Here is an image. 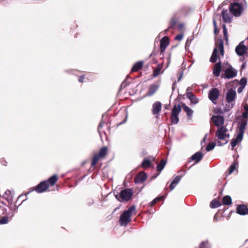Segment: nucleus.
I'll list each match as a JSON object with an SVG mask.
<instances>
[{
  "label": "nucleus",
  "instance_id": "obj_16",
  "mask_svg": "<svg viewBox=\"0 0 248 248\" xmlns=\"http://www.w3.org/2000/svg\"><path fill=\"white\" fill-rule=\"evenodd\" d=\"M169 44V40L168 37L167 36L163 37L160 41V51L161 54L165 51Z\"/></svg>",
  "mask_w": 248,
  "mask_h": 248
},
{
  "label": "nucleus",
  "instance_id": "obj_11",
  "mask_svg": "<svg viewBox=\"0 0 248 248\" xmlns=\"http://www.w3.org/2000/svg\"><path fill=\"white\" fill-rule=\"evenodd\" d=\"M248 120H242L238 124L239 132L237 135L243 137V135L248 124Z\"/></svg>",
  "mask_w": 248,
  "mask_h": 248
},
{
  "label": "nucleus",
  "instance_id": "obj_5",
  "mask_svg": "<svg viewBox=\"0 0 248 248\" xmlns=\"http://www.w3.org/2000/svg\"><path fill=\"white\" fill-rule=\"evenodd\" d=\"M236 96V93L233 89H229L226 95V100L227 102L229 104L228 108L231 109L233 108L234 105V101Z\"/></svg>",
  "mask_w": 248,
  "mask_h": 248
},
{
  "label": "nucleus",
  "instance_id": "obj_2",
  "mask_svg": "<svg viewBox=\"0 0 248 248\" xmlns=\"http://www.w3.org/2000/svg\"><path fill=\"white\" fill-rule=\"evenodd\" d=\"M133 192L131 188H125L121 191L119 194H116V199L121 202L129 201L132 197Z\"/></svg>",
  "mask_w": 248,
  "mask_h": 248
},
{
  "label": "nucleus",
  "instance_id": "obj_1",
  "mask_svg": "<svg viewBox=\"0 0 248 248\" xmlns=\"http://www.w3.org/2000/svg\"><path fill=\"white\" fill-rule=\"evenodd\" d=\"M216 137H217V140H216L218 146H223L226 144L229 140L230 134L228 133V130L226 126H222L217 128L216 132Z\"/></svg>",
  "mask_w": 248,
  "mask_h": 248
},
{
  "label": "nucleus",
  "instance_id": "obj_47",
  "mask_svg": "<svg viewBox=\"0 0 248 248\" xmlns=\"http://www.w3.org/2000/svg\"><path fill=\"white\" fill-rule=\"evenodd\" d=\"M183 37L184 35L182 34H178L175 36V39L178 41H181L182 40Z\"/></svg>",
  "mask_w": 248,
  "mask_h": 248
},
{
  "label": "nucleus",
  "instance_id": "obj_17",
  "mask_svg": "<svg viewBox=\"0 0 248 248\" xmlns=\"http://www.w3.org/2000/svg\"><path fill=\"white\" fill-rule=\"evenodd\" d=\"M236 211L237 213L241 216L248 214V208L247 206L244 204L238 205L236 208Z\"/></svg>",
  "mask_w": 248,
  "mask_h": 248
},
{
  "label": "nucleus",
  "instance_id": "obj_32",
  "mask_svg": "<svg viewBox=\"0 0 248 248\" xmlns=\"http://www.w3.org/2000/svg\"><path fill=\"white\" fill-rule=\"evenodd\" d=\"M220 205V202L217 200H213L210 204V206L212 208H215L219 207Z\"/></svg>",
  "mask_w": 248,
  "mask_h": 248
},
{
  "label": "nucleus",
  "instance_id": "obj_46",
  "mask_svg": "<svg viewBox=\"0 0 248 248\" xmlns=\"http://www.w3.org/2000/svg\"><path fill=\"white\" fill-rule=\"evenodd\" d=\"M160 71V69L159 68L155 69L153 72V77H157L159 74Z\"/></svg>",
  "mask_w": 248,
  "mask_h": 248
},
{
  "label": "nucleus",
  "instance_id": "obj_19",
  "mask_svg": "<svg viewBox=\"0 0 248 248\" xmlns=\"http://www.w3.org/2000/svg\"><path fill=\"white\" fill-rule=\"evenodd\" d=\"M184 173H185V171H184ZM185 174L177 175L175 177L174 179L172 180L171 183L170 184V190H173L176 186L179 183L182 177Z\"/></svg>",
  "mask_w": 248,
  "mask_h": 248
},
{
  "label": "nucleus",
  "instance_id": "obj_63",
  "mask_svg": "<svg viewBox=\"0 0 248 248\" xmlns=\"http://www.w3.org/2000/svg\"><path fill=\"white\" fill-rule=\"evenodd\" d=\"M104 116H105V114H103V115H102V118H103Z\"/></svg>",
  "mask_w": 248,
  "mask_h": 248
},
{
  "label": "nucleus",
  "instance_id": "obj_29",
  "mask_svg": "<svg viewBox=\"0 0 248 248\" xmlns=\"http://www.w3.org/2000/svg\"><path fill=\"white\" fill-rule=\"evenodd\" d=\"M183 108L185 111L186 113V115L189 118L191 117L193 112L192 109L186 105L183 106Z\"/></svg>",
  "mask_w": 248,
  "mask_h": 248
},
{
  "label": "nucleus",
  "instance_id": "obj_3",
  "mask_svg": "<svg viewBox=\"0 0 248 248\" xmlns=\"http://www.w3.org/2000/svg\"><path fill=\"white\" fill-rule=\"evenodd\" d=\"M218 51H219L220 54L223 56L224 51V47L223 44L221 41L219 42H217L216 43V46L214 48L212 56L210 58V61L212 63H215L217 62V52Z\"/></svg>",
  "mask_w": 248,
  "mask_h": 248
},
{
  "label": "nucleus",
  "instance_id": "obj_50",
  "mask_svg": "<svg viewBox=\"0 0 248 248\" xmlns=\"http://www.w3.org/2000/svg\"><path fill=\"white\" fill-rule=\"evenodd\" d=\"M194 95V94L191 92H186V95L188 99L190 98L191 96Z\"/></svg>",
  "mask_w": 248,
  "mask_h": 248
},
{
  "label": "nucleus",
  "instance_id": "obj_15",
  "mask_svg": "<svg viewBox=\"0 0 248 248\" xmlns=\"http://www.w3.org/2000/svg\"><path fill=\"white\" fill-rule=\"evenodd\" d=\"M162 108V104L159 101L155 102L152 105V113L157 115L159 113Z\"/></svg>",
  "mask_w": 248,
  "mask_h": 248
},
{
  "label": "nucleus",
  "instance_id": "obj_33",
  "mask_svg": "<svg viewBox=\"0 0 248 248\" xmlns=\"http://www.w3.org/2000/svg\"><path fill=\"white\" fill-rule=\"evenodd\" d=\"M238 162H235L233 163L229 167V174H230L232 173V172H233L234 170L236 169V168L238 166Z\"/></svg>",
  "mask_w": 248,
  "mask_h": 248
},
{
  "label": "nucleus",
  "instance_id": "obj_6",
  "mask_svg": "<svg viewBox=\"0 0 248 248\" xmlns=\"http://www.w3.org/2000/svg\"><path fill=\"white\" fill-rule=\"evenodd\" d=\"M211 121L217 128L224 126L225 120L222 116L214 115L211 118Z\"/></svg>",
  "mask_w": 248,
  "mask_h": 248
},
{
  "label": "nucleus",
  "instance_id": "obj_22",
  "mask_svg": "<svg viewBox=\"0 0 248 248\" xmlns=\"http://www.w3.org/2000/svg\"><path fill=\"white\" fill-rule=\"evenodd\" d=\"M143 62L142 61H139L136 62L131 69V72H137L143 66Z\"/></svg>",
  "mask_w": 248,
  "mask_h": 248
},
{
  "label": "nucleus",
  "instance_id": "obj_62",
  "mask_svg": "<svg viewBox=\"0 0 248 248\" xmlns=\"http://www.w3.org/2000/svg\"><path fill=\"white\" fill-rule=\"evenodd\" d=\"M2 210H3V212H4V210H5V211H6V210L5 209V208H3V209H2Z\"/></svg>",
  "mask_w": 248,
  "mask_h": 248
},
{
  "label": "nucleus",
  "instance_id": "obj_49",
  "mask_svg": "<svg viewBox=\"0 0 248 248\" xmlns=\"http://www.w3.org/2000/svg\"><path fill=\"white\" fill-rule=\"evenodd\" d=\"M242 117L244 118L248 119V111H245L242 114Z\"/></svg>",
  "mask_w": 248,
  "mask_h": 248
},
{
  "label": "nucleus",
  "instance_id": "obj_59",
  "mask_svg": "<svg viewBox=\"0 0 248 248\" xmlns=\"http://www.w3.org/2000/svg\"><path fill=\"white\" fill-rule=\"evenodd\" d=\"M245 245L248 246V239L246 241Z\"/></svg>",
  "mask_w": 248,
  "mask_h": 248
},
{
  "label": "nucleus",
  "instance_id": "obj_53",
  "mask_svg": "<svg viewBox=\"0 0 248 248\" xmlns=\"http://www.w3.org/2000/svg\"><path fill=\"white\" fill-rule=\"evenodd\" d=\"M183 72H181L179 74V78H178V81H179L181 78H182L183 77Z\"/></svg>",
  "mask_w": 248,
  "mask_h": 248
},
{
  "label": "nucleus",
  "instance_id": "obj_4",
  "mask_svg": "<svg viewBox=\"0 0 248 248\" xmlns=\"http://www.w3.org/2000/svg\"><path fill=\"white\" fill-rule=\"evenodd\" d=\"M229 11L234 16H240L243 12V7L241 4L233 2L230 4Z\"/></svg>",
  "mask_w": 248,
  "mask_h": 248
},
{
  "label": "nucleus",
  "instance_id": "obj_54",
  "mask_svg": "<svg viewBox=\"0 0 248 248\" xmlns=\"http://www.w3.org/2000/svg\"><path fill=\"white\" fill-rule=\"evenodd\" d=\"M245 111H248V104H245L244 106Z\"/></svg>",
  "mask_w": 248,
  "mask_h": 248
},
{
  "label": "nucleus",
  "instance_id": "obj_60",
  "mask_svg": "<svg viewBox=\"0 0 248 248\" xmlns=\"http://www.w3.org/2000/svg\"><path fill=\"white\" fill-rule=\"evenodd\" d=\"M183 25L181 24L179 25V28L180 29H181L183 27Z\"/></svg>",
  "mask_w": 248,
  "mask_h": 248
},
{
  "label": "nucleus",
  "instance_id": "obj_52",
  "mask_svg": "<svg viewBox=\"0 0 248 248\" xmlns=\"http://www.w3.org/2000/svg\"><path fill=\"white\" fill-rule=\"evenodd\" d=\"M84 76H80L78 78V81L79 82H82L84 80Z\"/></svg>",
  "mask_w": 248,
  "mask_h": 248
},
{
  "label": "nucleus",
  "instance_id": "obj_45",
  "mask_svg": "<svg viewBox=\"0 0 248 248\" xmlns=\"http://www.w3.org/2000/svg\"><path fill=\"white\" fill-rule=\"evenodd\" d=\"M104 124V122L103 121H102L100 122L99 125L98 126V131L101 137V134L100 130L103 127Z\"/></svg>",
  "mask_w": 248,
  "mask_h": 248
},
{
  "label": "nucleus",
  "instance_id": "obj_28",
  "mask_svg": "<svg viewBox=\"0 0 248 248\" xmlns=\"http://www.w3.org/2000/svg\"><path fill=\"white\" fill-rule=\"evenodd\" d=\"M131 218H120L119 222L121 226H126L128 223L131 221Z\"/></svg>",
  "mask_w": 248,
  "mask_h": 248
},
{
  "label": "nucleus",
  "instance_id": "obj_37",
  "mask_svg": "<svg viewBox=\"0 0 248 248\" xmlns=\"http://www.w3.org/2000/svg\"><path fill=\"white\" fill-rule=\"evenodd\" d=\"M170 119H171V123L174 124H177L179 121L178 116L171 115Z\"/></svg>",
  "mask_w": 248,
  "mask_h": 248
},
{
  "label": "nucleus",
  "instance_id": "obj_48",
  "mask_svg": "<svg viewBox=\"0 0 248 248\" xmlns=\"http://www.w3.org/2000/svg\"><path fill=\"white\" fill-rule=\"evenodd\" d=\"M180 10L182 14H186L188 10V8L187 7L184 6L182 7Z\"/></svg>",
  "mask_w": 248,
  "mask_h": 248
},
{
  "label": "nucleus",
  "instance_id": "obj_57",
  "mask_svg": "<svg viewBox=\"0 0 248 248\" xmlns=\"http://www.w3.org/2000/svg\"><path fill=\"white\" fill-rule=\"evenodd\" d=\"M125 86V83L123 82L122 83L121 85V88H124Z\"/></svg>",
  "mask_w": 248,
  "mask_h": 248
},
{
  "label": "nucleus",
  "instance_id": "obj_26",
  "mask_svg": "<svg viewBox=\"0 0 248 248\" xmlns=\"http://www.w3.org/2000/svg\"><path fill=\"white\" fill-rule=\"evenodd\" d=\"M58 180V177L57 175L54 174L52 175L51 177H50L48 180L46 181L48 182V184H49V186H53L56 183Z\"/></svg>",
  "mask_w": 248,
  "mask_h": 248
},
{
  "label": "nucleus",
  "instance_id": "obj_9",
  "mask_svg": "<svg viewBox=\"0 0 248 248\" xmlns=\"http://www.w3.org/2000/svg\"><path fill=\"white\" fill-rule=\"evenodd\" d=\"M224 76L226 78H233L237 76V71L234 69L232 66H230L225 71Z\"/></svg>",
  "mask_w": 248,
  "mask_h": 248
},
{
  "label": "nucleus",
  "instance_id": "obj_25",
  "mask_svg": "<svg viewBox=\"0 0 248 248\" xmlns=\"http://www.w3.org/2000/svg\"><path fill=\"white\" fill-rule=\"evenodd\" d=\"M4 197L6 199L7 202L10 203L11 202L13 201V193L9 190H6L5 192V194L4 195Z\"/></svg>",
  "mask_w": 248,
  "mask_h": 248
},
{
  "label": "nucleus",
  "instance_id": "obj_10",
  "mask_svg": "<svg viewBox=\"0 0 248 248\" xmlns=\"http://www.w3.org/2000/svg\"><path fill=\"white\" fill-rule=\"evenodd\" d=\"M49 187L48 182L44 181L39 183L35 188V190L38 193H42L45 191Z\"/></svg>",
  "mask_w": 248,
  "mask_h": 248
},
{
  "label": "nucleus",
  "instance_id": "obj_14",
  "mask_svg": "<svg viewBox=\"0 0 248 248\" xmlns=\"http://www.w3.org/2000/svg\"><path fill=\"white\" fill-rule=\"evenodd\" d=\"M136 209L134 206H132L127 210L124 211L119 217H131L136 214Z\"/></svg>",
  "mask_w": 248,
  "mask_h": 248
},
{
  "label": "nucleus",
  "instance_id": "obj_61",
  "mask_svg": "<svg viewBox=\"0 0 248 248\" xmlns=\"http://www.w3.org/2000/svg\"><path fill=\"white\" fill-rule=\"evenodd\" d=\"M125 121H126V119H125V120H124V122H121V123H120V124H122L124 123L125 122Z\"/></svg>",
  "mask_w": 248,
  "mask_h": 248
},
{
  "label": "nucleus",
  "instance_id": "obj_24",
  "mask_svg": "<svg viewBox=\"0 0 248 248\" xmlns=\"http://www.w3.org/2000/svg\"><path fill=\"white\" fill-rule=\"evenodd\" d=\"M181 111V108L179 104H175L172 109L171 115L178 116Z\"/></svg>",
  "mask_w": 248,
  "mask_h": 248
},
{
  "label": "nucleus",
  "instance_id": "obj_36",
  "mask_svg": "<svg viewBox=\"0 0 248 248\" xmlns=\"http://www.w3.org/2000/svg\"><path fill=\"white\" fill-rule=\"evenodd\" d=\"M216 146V143L214 142H210L206 146V150L209 152L213 150Z\"/></svg>",
  "mask_w": 248,
  "mask_h": 248
},
{
  "label": "nucleus",
  "instance_id": "obj_42",
  "mask_svg": "<svg viewBox=\"0 0 248 248\" xmlns=\"http://www.w3.org/2000/svg\"><path fill=\"white\" fill-rule=\"evenodd\" d=\"M189 99L191 101V102L194 104H196L198 102V99L196 98L195 95L191 96Z\"/></svg>",
  "mask_w": 248,
  "mask_h": 248
},
{
  "label": "nucleus",
  "instance_id": "obj_35",
  "mask_svg": "<svg viewBox=\"0 0 248 248\" xmlns=\"http://www.w3.org/2000/svg\"><path fill=\"white\" fill-rule=\"evenodd\" d=\"M151 165V162L149 159L145 158L142 163V166L143 168H148Z\"/></svg>",
  "mask_w": 248,
  "mask_h": 248
},
{
  "label": "nucleus",
  "instance_id": "obj_30",
  "mask_svg": "<svg viewBox=\"0 0 248 248\" xmlns=\"http://www.w3.org/2000/svg\"><path fill=\"white\" fill-rule=\"evenodd\" d=\"M222 202L224 205H230L232 203V199L229 196H225L223 198Z\"/></svg>",
  "mask_w": 248,
  "mask_h": 248
},
{
  "label": "nucleus",
  "instance_id": "obj_23",
  "mask_svg": "<svg viewBox=\"0 0 248 248\" xmlns=\"http://www.w3.org/2000/svg\"><path fill=\"white\" fill-rule=\"evenodd\" d=\"M243 138V137L241 136L240 137L239 135H237L236 138L233 139L232 140L231 145L232 147V149H233V148L236 146L238 142L242 141Z\"/></svg>",
  "mask_w": 248,
  "mask_h": 248
},
{
  "label": "nucleus",
  "instance_id": "obj_18",
  "mask_svg": "<svg viewBox=\"0 0 248 248\" xmlns=\"http://www.w3.org/2000/svg\"><path fill=\"white\" fill-rule=\"evenodd\" d=\"M221 70V62L219 61L217 63L214 65L213 73L216 77H218L220 75V71Z\"/></svg>",
  "mask_w": 248,
  "mask_h": 248
},
{
  "label": "nucleus",
  "instance_id": "obj_56",
  "mask_svg": "<svg viewBox=\"0 0 248 248\" xmlns=\"http://www.w3.org/2000/svg\"><path fill=\"white\" fill-rule=\"evenodd\" d=\"M192 90V88L191 87H188L186 89V92H191Z\"/></svg>",
  "mask_w": 248,
  "mask_h": 248
},
{
  "label": "nucleus",
  "instance_id": "obj_43",
  "mask_svg": "<svg viewBox=\"0 0 248 248\" xmlns=\"http://www.w3.org/2000/svg\"><path fill=\"white\" fill-rule=\"evenodd\" d=\"M247 83V80L246 78H242L239 82L240 86L245 87Z\"/></svg>",
  "mask_w": 248,
  "mask_h": 248
},
{
  "label": "nucleus",
  "instance_id": "obj_58",
  "mask_svg": "<svg viewBox=\"0 0 248 248\" xmlns=\"http://www.w3.org/2000/svg\"><path fill=\"white\" fill-rule=\"evenodd\" d=\"M217 27H214V32L215 33H217Z\"/></svg>",
  "mask_w": 248,
  "mask_h": 248
},
{
  "label": "nucleus",
  "instance_id": "obj_44",
  "mask_svg": "<svg viewBox=\"0 0 248 248\" xmlns=\"http://www.w3.org/2000/svg\"><path fill=\"white\" fill-rule=\"evenodd\" d=\"M9 218H1L0 219V224H7L9 222Z\"/></svg>",
  "mask_w": 248,
  "mask_h": 248
},
{
  "label": "nucleus",
  "instance_id": "obj_38",
  "mask_svg": "<svg viewBox=\"0 0 248 248\" xmlns=\"http://www.w3.org/2000/svg\"><path fill=\"white\" fill-rule=\"evenodd\" d=\"M176 23V20L175 19L172 18L170 21V25L168 27V29L165 30V32L166 33L168 31L169 29L173 28V27L175 26Z\"/></svg>",
  "mask_w": 248,
  "mask_h": 248
},
{
  "label": "nucleus",
  "instance_id": "obj_7",
  "mask_svg": "<svg viewBox=\"0 0 248 248\" xmlns=\"http://www.w3.org/2000/svg\"><path fill=\"white\" fill-rule=\"evenodd\" d=\"M247 47L244 45V41L241 42L235 47V52L239 56H243L247 51Z\"/></svg>",
  "mask_w": 248,
  "mask_h": 248
},
{
  "label": "nucleus",
  "instance_id": "obj_20",
  "mask_svg": "<svg viewBox=\"0 0 248 248\" xmlns=\"http://www.w3.org/2000/svg\"><path fill=\"white\" fill-rule=\"evenodd\" d=\"M147 178V175L145 173L141 172L136 176L135 178V182L136 183H141L144 182Z\"/></svg>",
  "mask_w": 248,
  "mask_h": 248
},
{
  "label": "nucleus",
  "instance_id": "obj_34",
  "mask_svg": "<svg viewBox=\"0 0 248 248\" xmlns=\"http://www.w3.org/2000/svg\"><path fill=\"white\" fill-rule=\"evenodd\" d=\"M199 248H211V245L208 241H202L200 244Z\"/></svg>",
  "mask_w": 248,
  "mask_h": 248
},
{
  "label": "nucleus",
  "instance_id": "obj_8",
  "mask_svg": "<svg viewBox=\"0 0 248 248\" xmlns=\"http://www.w3.org/2000/svg\"><path fill=\"white\" fill-rule=\"evenodd\" d=\"M219 95V90L217 88H212L209 92L208 97L213 103H215V101L217 99Z\"/></svg>",
  "mask_w": 248,
  "mask_h": 248
},
{
  "label": "nucleus",
  "instance_id": "obj_64",
  "mask_svg": "<svg viewBox=\"0 0 248 248\" xmlns=\"http://www.w3.org/2000/svg\"><path fill=\"white\" fill-rule=\"evenodd\" d=\"M216 218V221H217V218Z\"/></svg>",
  "mask_w": 248,
  "mask_h": 248
},
{
  "label": "nucleus",
  "instance_id": "obj_27",
  "mask_svg": "<svg viewBox=\"0 0 248 248\" xmlns=\"http://www.w3.org/2000/svg\"><path fill=\"white\" fill-rule=\"evenodd\" d=\"M107 148L106 147H103L102 148L98 154H96L100 158L104 157L107 154Z\"/></svg>",
  "mask_w": 248,
  "mask_h": 248
},
{
  "label": "nucleus",
  "instance_id": "obj_12",
  "mask_svg": "<svg viewBox=\"0 0 248 248\" xmlns=\"http://www.w3.org/2000/svg\"><path fill=\"white\" fill-rule=\"evenodd\" d=\"M221 16L224 22L228 23L232 21V16L227 10L223 9L221 12Z\"/></svg>",
  "mask_w": 248,
  "mask_h": 248
},
{
  "label": "nucleus",
  "instance_id": "obj_41",
  "mask_svg": "<svg viewBox=\"0 0 248 248\" xmlns=\"http://www.w3.org/2000/svg\"><path fill=\"white\" fill-rule=\"evenodd\" d=\"M223 28V32L224 34V38L226 40V41L228 40V35H227V30L226 27L225 25H223L222 26Z\"/></svg>",
  "mask_w": 248,
  "mask_h": 248
},
{
  "label": "nucleus",
  "instance_id": "obj_51",
  "mask_svg": "<svg viewBox=\"0 0 248 248\" xmlns=\"http://www.w3.org/2000/svg\"><path fill=\"white\" fill-rule=\"evenodd\" d=\"M244 88V87L240 86L237 89V92L238 93H241L243 91Z\"/></svg>",
  "mask_w": 248,
  "mask_h": 248
},
{
  "label": "nucleus",
  "instance_id": "obj_40",
  "mask_svg": "<svg viewBox=\"0 0 248 248\" xmlns=\"http://www.w3.org/2000/svg\"><path fill=\"white\" fill-rule=\"evenodd\" d=\"M163 198V197L162 196L156 198L150 203V206H153L157 202L161 201Z\"/></svg>",
  "mask_w": 248,
  "mask_h": 248
},
{
  "label": "nucleus",
  "instance_id": "obj_39",
  "mask_svg": "<svg viewBox=\"0 0 248 248\" xmlns=\"http://www.w3.org/2000/svg\"><path fill=\"white\" fill-rule=\"evenodd\" d=\"M100 158L97 155H95L93 156L92 160V166H95V165L97 164V163L98 162V161Z\"/></svg>",
  "mask_w": 248,
  "mask_h": 248
},
{
  "label": "nucleus",
  "instance_id": "obj_31",
  "mask_svg": "<svg viewBox=\"0 0 248 248\" xmlns=\"http://www.w3.org/2000/svg\"><path fill=\"white\" fill-rule=\"evenodd\" d=\"M166 163V161L163 159L162 160L159 164L157 165L156 169L157 171H161L164 168Z\"/></svg>",
  "mask_w": 248,
  "mask_h": 248
},
{
  "label": "nucleus",
  "instance_id": "obj_21",
  "mask_svg": "<svg viewBox=\"0 0 248 248\" xmlns=\"http://www.w3.org/2000/svg\"><path fill=\"white\" fill-rule=\"evenodd\" d=\"M203 157V155L202 152H198L194 154L191 157V160H195L196 163L200 161Z\"/></svg>",
  "mask_w": 248,
  "mask_h": 248
},
{
  "label": "nucleus",
  "instance_id": "obj_13",
  "mask_svg": "<svg viewBox=\"0 0 248 248\" xmlns=\"http://www.w3.org/2000/svg\"><path fill=\"white\" fill-rule=\"evenodd\" d=\"M159 87V85L157 83H154L150 85L148 92L146 94V96H151L154 95L157 91Z\"/></svg>",
  "mask_w": 248,
  "mask_h": 248
},
{
  "label": "nucleus",
  "instance_id": "obj_55",
  "mask_svg": "<svg viewBox=\"0 0 248 248\" xmlns=\"http://www.w3.org/2000/svg\"><path fill=\"white\" fill-rule=\"evenodd\" d=\"M213 24H214V27H217V23H216V20L215 19L213 20Z\"/></svg>",
  "mask_w": 248,
  "mask_h": 248
}]
</instances>
